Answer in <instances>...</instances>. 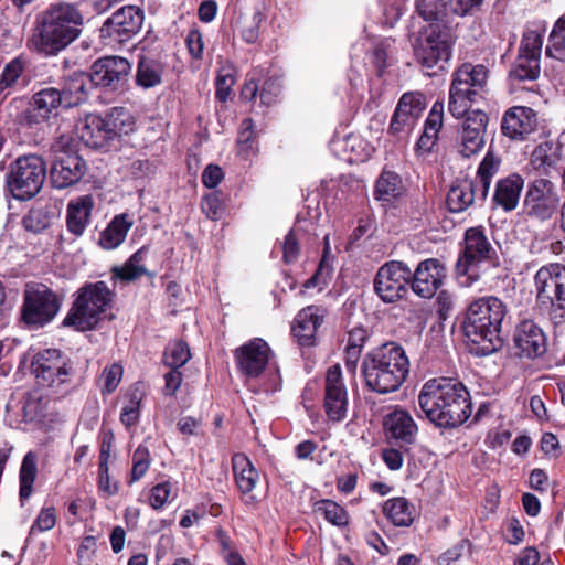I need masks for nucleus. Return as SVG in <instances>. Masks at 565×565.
Returning <instances> with one entry per match:
<instances>
[{
    "label": "nucleus",
    "mask_w": 565,
    "mask_h": 565,
    "mask_svg": "<svg viewBox=\"0 0 565 565\" xmlns=\"http://www.w3.org/2000/svg\"><path fill=\"white\" fill-rule=\"evenodd\" d=\"M83 23V14L76 4L52 3L38 14L28 46L44 56H54L81 35Z\"/></svg>",
    "instance_id": "obj_1"
},
{
    "label": "nucleus",
    "mask_w": 565,
    "mask_h": 565,
    "mask_svg": "<svg viewBox=\"0 0 565 565\" xmlns=\"http://www.w3.org/2000/svg\"><path fill=\"white\" fill-rule=\"evenodd\" d=\"M418 405L431 423L444 428L460 426L472 412L467 388L449 377L427 381L418 395Z\"/></svg>",
    "instance_id": "obj_2"
},
{
    "label": "nucleus",
    "mask_w": 565,
    "mask_h": 565,
    "mask_svg": "<svg viewBox=\"0 0 565 565\" xmlns=\"http://www.w3.org/2000/svg\"><path fill=\"white\" fill-rule=\"evenodd\" d=\"M408 371L409 362L405 351L394 342L374 349L363 361L366 386L379 394L397 391Z\"/></svg>",
    "instance_id": "obj_3"
},
{
    "label": "nucleus",
    "mask_w": 565,
    "mask_h": 565,
    "mask_svg": "<svg viewBox=\"0 0 565 565\" xmlns=\"http://www.w3.org/2000/svg\"><path fill=\"white\" fill-rule=\"evenodd\" d=\"M507 306L494 296L482 297L470 303L467 310L463 331L473 343L488 342L483 351L491 352L494 342L500 340V331Z\"/></svg>",
    "instance_id": "obj_4"
},
{
    "label": "nucleus",
    "mask_w": 565,
    "mask_h": 565,
    "mask_svg": "<svg viewBox=\"0 0 565 565\" xmlns=\"http://www.w3.org/2000/svg\"><path fill=\"white\" fill-rule=\"evenodd\" d=\"M113 296L105 281L86 284L77 291V297L63 324L82 331L95 328L110 306Z\"/></svg>",
    "instance_id": "obj_5"
},
{
    "label": "nucleus",
    "mask_w": 565,
    "mask_h": 565,
    "mask_svg": "<svg viewBox=\"0 0 565 565\" xmlns=\"http://www.w3.org/2000/svg\"><path fill=\"white\" fill-rule=\"evenodd\" d=\"M488 81V68L481 64L465 63L452 74L449 88L448 111L460 118L471 104L481 97Z\"/></svg>",
    "instance_id": "obj_6"
},
{
    "label": "nucleus",
    "mask_w": 565,
    "mask_h": 565,
    "mask_svg": "<svg viewBox=\"0 0 565 565\" xmlns=\"http://www.w3.org/2000/svg\"><path fill=\"white\" fill-rule=\"evenodd\" d=\"M534 284L537 306L555 326L561 324L565 319V267L551 264L540 268Z\"/></svg>",
    "instance_id": "obj_7"
},
{
    "label": "nucleus",
    "mask_w": 565,
    "mask_h": 565,
    "mask_svg": "<svg viewBox=\"0 0 565 565\" xmlns=\"http://www.w3.org/2000/svg\"><path fill=\"white\" fill-rule=\"evenodd\" d=\"M36 383L52 393L68 390L74 369L70 358L58 349H45L38 352L31 362Z\"/></svg>",
    "instance_id": "obj_8"
},
{
    "label": "nucleus",
    "mask_w": 565,
    "mask_h": 565,
    "mask_svg": "<svg viewBox=\"0 0 565 565\" xmlns=\"http://www.w3.org/2000/svg\"><path fill=\"white\" fill-rule=\"evenodd\" d=\"M46 163L35 154L19 157L7 177V186L12 196L24 201L34 198L45 181Z\"/></svg>",
    "instance_id": "obj_9"
},
{
    "label": "nucleus",
    "mask_w": 565,
    "mask_h": 565,
    "mask_svg": "<svg viewBox=\"0 0 565 565\" xmlns=\"http://www.w3.org/2000/svg\"><path fill=\"white\" fill-rule=\"evenodd\" d=\"M495 253L481 227H471L465 234V247L460 255L456 271L460 278V285L471 287L480 278L478 267L491 260Z\"/></svg>",
    "instance_id": "obj_10"
},
{
    "label": "nucleus",
    "mask_w": 565,
    "mask_h": 565,
    "mask_svg": "<svg viewBox=\"0 0 565 565\" xmlns=\"http://www.w3.org/2000/svg\"><path fill=\"white\" fill-rule=\"evenodd\" d=\"M54 159L51 167V182L55 189L76 184L86 171L84 160L72 148V139L61 136L51 146Z\"/></svg>",
    "instance_id": "obj_11"
},
{
    "label": "nucleus",
    "mask_w": 565,
    "mask_h": 565,
    "mask_svg": "<svg viewBox=\"0 0 565 565\" xmlns=\"http://www.w3.org/2000/svg\"><path fill=\"white\" fill-rule=\"evenodd\" d=\"M57 296L45 285L31 282L25 286L22 321L29 327L40 328L51 322L60 310Z\"/></svg>",
    "instance_id": "obj_12"
},
{
    "label": "nucleus",
    "mask_w": 565,
    "mask_h": 565,
    "mask_svg": "<svg viewBox=\"0 0 565 565\" xmlns=\"http://www.w3.org/2000/svg\"><path fill=\"white\" fill-rule=\"evenodd\" d=\"M411 278L412 270L407 265L392 260L377 270L374 290L382 301L393 303L406 294Z\"/></svg>",
    "instance_id": "obj_13"
},
{
    "label": "nucleus",
    "mask_w": 565,
    "mask_h": 565,
    "mask_svg": "<svg viewBox=\"0 0 565 565\" xmlns=\"http://www.w3.org/2000/svg\"><path fill=\"white\" fill-rule=\"evenodd\" d=\"M558 203L559 198L552 181L539 178L527 184L523 210L529 217L548 220L557 210Z\"/></svg>",
    "instance_id": "obj_14"
},
{
    "label": "nucleus",
    "mask_w": 565,
    "mask_h": 565,
    "mask_svg": "<svg viewBox=\"0 0 565 565\" xmlns=\"http://www.w3.org/2000/svg\"><path fill=\"white\" fill-rule=\"evenodd\" d=\"M414 53L418 63L427 68L447 63L451 56V41L446 33H441L430 25L416 40Z\"/></svg>",
    "instance_id": "obj_15"
},
{
    "label": "nucleus",
    "mask_w": 565,
    "mask_h": 565,
    "mask_svg": "<svg viewBox=\"0 0 565 565\" xmlns=\"http://www.w3.org/2000/svg\"><path fill=\"white\" fill-rule=\"evenodd\" d=\"M461 117L463 121L457 131L456 147L463 158H470L484 146L488 116L480 109H472Z\"/></svg>",
    "instance_id": "obj_16"
},
{
    "label": "nucleus",
    "mask_w": 565,
    "mask_h": 565,
    "mask_svg": "<svg viewBox=\"0 0 565 565\" xmlns=\"http://www.w3.org/2000/svg\"><path fill=\"white\" fill-rule=\"evenodd\" d=\"M143 12L135 6H125L114 12L103 24L102 35L114 42H126L136 35L142 25Z\"/></svg>",
    "instance_id": "obj_17"
},
{
    "label": "nucleus",
    "mask_w": 565,
    "mask_h": 565,
    "mask_svg": "<svg viewBox=\"0 0 565 565\" xmlns=\"http://www.w3.org/2000/svg\"><path fill=\"white\" fill-rule=\"evenodd\" d=\"M131 65L120 56H104L95 61L89 74L90 82L96 86L117 90L125 86Z\"/></svg>",
    "instance_id": "obj_18"
},
{
    "label": "nucleus",
    "mask_w": 565,
    "mask_h": 565,
    "mask_svg": "<svg viewBox=\"0 0 565 565\" xmlns=\"http://www.w3.org/2000/svg\"><path fill=\"white\" fill-rule=\"evenodd\" d=\"M425 108V98L420 93H405L393 114L390 132L398 137L411 134Z\"/></svg>",
    "instance_id": "obj_19"
},
{
    "label": "nucleus",
    "mask_w": 565,
    "mask_h": 565,
    "mask_svg": "<svg viewBox=\"0 0 565 565\" xmlns=\"http://www.w3.org/2000/svg\"><path fill=\"white\" fill-rule=\"evenodd\" d=\"M446 277V267L436 258L420 262L412 271V290L422 298H431L440 288Z\"/></svg>",
    "instance_id": "obj_20"
},
{
    "label": "nucleus",
    "mask_w": 565,
    "mask_h": 565,
    "mask_svg": "<svg viewBox=\"0 0 565 565\" xmlns=\"http://www.w3.org/2000/svg\"><path fill=\"white\" fill-rule=\"evenodd\" d=\"M324 408L329 419L333 422H340L345 417L348 394L339 365H333L327 371Z\"/></svg>",
    "instance_id": "obj_21"
},
{
    "label": "nucleus",
    "mask_w": 565,
    "mask_h": 565,
    "mask_svg": "<svg viewBox=\"0 0 565 565\" xmlns=\"http://www.w3.org/2000/svg\"><path fill=\"white\" fill-rule=\"evenodd\" d=\"M57 87H44L34 93L25 110V121L29 126L46 122L56 116L58 107L63 102Z\"/></svg>",
    "instance_id": "obj_22"
},
{
    "label": "nucleus",
    "mask_w": 565,
    "mask_h": 565,
    "mask_svg": "<svg viewBox=\"0 0 565 565\" xmlns=\"http://www.w3.org/2000/svg\"><path fill=\"white\" fill-rule=\"evenodd\" d=\"M270 348L259 338L250 340L236 350L235 356L241 372L250 377L258 376L270 358Z\"/></svg>",
    "instance_id": "obj_23"
},
{
    "label": "nucleus",
    "mask_w": 565,
    "mask_h": 565,
    "mask_svg": "<svg viewBox=\"0 0 565 565\" xmlns=\"http://www.w3.org/2000/svg\"><path fill=\"white\" fill-rule=\"evenodd\" d=\"M385 436L395 444L412 445L417 438L418 427L412 415L402 408H395L384 416Z\"/></svg>",
    "instance_id": "obj_24"
},
{
    "label": "nucleus",
    "mask_w": 565,
    "mask_h": 565,
    "mask_svg": "<svg viewBox=\"0 0 565 565\" xmlns=\"http://www.w3.org/2000/svg\"><path fill=\"white\" fill-rule=\"evenodd\" d=\"M514 344L520 356L534 359L546 352V337L532 320H523L514 331Z\"/></svg>",
    "instance_id": "obj_25"
},
{
    "label": "nucleus",
    "mask_w": 565,
    "mask_h": 565,
    "mask_svg": "<svg viewBox=\"0 0 565 565\" xmlns=\"http://www.w3.org/2000/svg\"><path fill=\"white\" fill-rule=\"evenodd\" d=\"M536 126V114L530 107L514 106L509 108L502 118V134L513 140H523Z\"/></svg>",
    "instance_id": "obj_26"
},
{
    "label": "nucleus",
    "mask_w": 565,
    "mask_h": 565,
    "mask_svg": "<svg viewBox=\"0 0 565 565\" xmlns=\"http://www.w3.org/2000/svg\"><path fill=\"white\" fill-rule=\"evenodd\" d=\"M324 320V310L317 306H308L300 310L295 318L292 332L302 345L313 343L318 329Z\"/></svg>",
    "instance_id": "obj_27"
},
{
    "label": "nucleus",
    "mask_w": 565,
    "mask_h": 565,
    "mask_svg": "<svg viewBox=\"0 0 565 565\" xmlns=\"http://www.w3.org/2000/svg\"><path fill=\"white\" fill-rule=\"evenodd\" d=\"M523 188L524 179L518 173H511L498 180L492 196L493 206L500 207L504 212L514 211L519 204Z\"/></svg>",
    "instance_id": "obj_28"
},
{
    "label": "nucleus",
    "mask_w": 565,
    "mask_h": 565,
    "mask_svg": "<svg viewBox=\"0 0 565 565\" xmlns=\"http://www.w3.org/2000/svg\"><path fill=\"white\" fill-rule=\"evenodd\" d=\"M90 83L89 75L83 72H73L64 76L57 87L63 107L71 108L84 103L87 99Z\"/></svg>",
    "instance_id": "obj_29"
},
{
    "label": "nucleus",
    "mask_w": 565,
    "mask_h": 565,
    "mask_svg": "<svg viewBox=\"0 0 565 565\" xmlns=\"http://www.w3.org/2000/svg\"><path fill=\"white\" fill-rule=\"evenodd\" d=\"M232 466L236 484L241 493L245 497V502L255 503L256 497L252 492L259 480L258 471L243 454L233 456Z\"/></svg>",
    "instance_id": "obj_30"
},
{
    "label": "nucleus",
    "mask_w": 565,
    "mask_h": 565,
    "mask_svg": "<svg viewBox=\"0 0 565 565\" xmlns=\"http://www.w3.org/2000/svg\"><path fill=\"white\" fill-rule=\"evenodd\" d=\"M76 130L81 140L89 148H104L109 145L105 118L97 114H88L82 118Z\"/></svg>",
    "instance_id": "obj_31"
},
{
    "label": "nucleus",
    "mask_w": 565,
    "mask_h": 565,
    "mask_svg": "<svg viewBox=\"0 0 565 565\" xmlns=\"http://www.w3.org/2000/svg\"><path fill=\"white\" fill-rule=\"evenodd\" d=\"M94 206V200L90 195L79 196L71 201L67 205L66 225L71 233L81 236L88 222Z\"/></svg>",
    "instance_id": "obj_32"
},
{
    "label": "nucleus",
    "mask_w": 565,
    "mask_h": 565,
    "mask_svg": "<svg viewBox=\"0 0 565 565\" xmlns=\"http://www.w3.org/2000/svg\"><path fill=\"white\" fill-rule=\"evenodd\" d=\"M132 225L134 221L127 213L116 215L100 233V247L107 250L117 248L124 243Z\"/></svg>",
    "instance_id": "obj_33"
},
{
    "label": "nucleus",
    "mask_w": 565,
    "mask_h": 565,
    "mask_svg": "<svg viewBox=\"0 0 565 565\" xmlns=\"http://www.w3.org/2000/svg\"><path fill=\"white\" fill-rule=\"evenodd\" d=\"M479 194L473 181L462 180L454 184L447 194V206L452 213H460L467 210L475 202Z\"/></svg>",
    "instance_id": "obj_34"
},
{
    "label": "nucleus",
    "mask_w": 565,
    "mask_h": 565,
    "mask_svg": "<svg viewBox=\"0 0 565 565\" xmlns=\"http://www.w3.org/2000/svg\"><path fill=\"white\" fill-rule=\"evenodd\" d=\"M105 118L109 142L135 130V118L124 107L111 108Z\"/></svg>",
    "instance_id": "obj_35"
},
{
    "label": "nucleus",
    "mask_w": 565,
    "mask_h": 565,
    "mask_svg": "<svg viewBox=\"0 0 565 565\" xmlns=\"http://www.w3.org/2000/svg\"><path fill=\"white\" fill-rule=\"evenodd\" d=\"M383 512L396 526H409L416 515V510L405 498L388 499L383 507Z\"/></svg>",
    "instance_id": "obj_36"
},
{
    "label": "nucleus",
    "mask_w": 565,
    "mask_h": 565,
    "mask_svg": "<svg viewBox=\"0 0 565 565\" xmlns=\"http://www.w3.org/2000/svg\"><path fill=\"white\" fill-rule=\"evenodd\" d=\"M561 147L552 141L536 146L531 154V166L543 173H548L561 160Z\"/></svg>",
    "instance_id": "obj_37"
},
{
    "label": "nucleus",
    "mask_w": 565,
    "mask_h": 565,
    "mask_svg": "<svg viewBox=\"0 0 565 565\" xmlns=\"http://www.w3.org/2000/svg\"><path fill=\"white\" fill-rule=\"evenodd\" d=\"M163 75V65L152 58L141 57L139 60L136 73V84L149 89L161 84Z\"/></svg>",
    "instance_id": "obj_38"
},
{
    "label": "nucleus",
    "mask_w": 565,
    "mask_h": 565,
    "mask_svg": "<svg viewBox=\"0 0 565 565\" xmlns=\"http://www.w3.org/2000/svg\"><path fill=\"white\" fill-rule=\"evenodd\" d=\"M404 192V185L399 175L392 171H383L376 181L375 199L383 202H392Z\"/></svg>",
    "instance_id": "obj_39"
},
{
    "label": "nucleus",
    "mask_w": 565,
    "mask_h": 565,
    "mask_svg": "<svg viewBox=\"0 0 565 565\" xmlns=\"http://www.w3.org/2000/svg\"><path fill=\"white\" fill-rule=\"evenodd\" d=\"M146 256L147 248L141 247L130 256V258L125 263V265L113 268V277L121 281L129 282L138 279L142 275L148 274L146 267L143 266Z\"/></svg>",
    "instance_id": "obj_40"
},
{
    "label": "nucleus",
    "mask_w": 565,
    "mask_h": 565,
    "mask_svg": "<svg viewBox=\"0 0 565 565\" xmlns=\"http://www.w3.org/2000/svg\"><path fill=\"white\" fill-rule=\"evenodd\" d=\"M501 159L491 150H488L479 164L476 180L480 183L478 188L480 199H486L489 192L492 178L499 172Z\"/></svg>",
    "instance_id": "obj_41"
},
{
    "label": "nucleus",
    "mask_w": 565,
    "mask_h": 565,
    "mask_svg": "<svg viewBox=\"0 0 565 565\" xmlns=\"http://www.w3.org/2000/svg\"><path fill=\"white\" fill-rule=\"evenodd\" d=\"M38 456L33 451H29L21 463L20 468V499L23 503L33 491V483L36 478L38 467H36Z\"/></svg>",
    "instance_id": "obj_42"
},
{
    "label": "nucleus",
    "mask_w": 565,
    "mask_h": 565,
    "mask_svg": "<svg viewBox=\"0 0 565 565\" xmlns=\"http://www.w3.org/2000/svg\"><path fill=\"white\" fill-rule=\"evenodd\" d=\"M315 512L322 515L329 523L335 526H345L349 524V513L335 501L320 500L316 502Z\"/></svg>",
    "instance_id": "obj_43"
},
{
    "label": "nucleus",
    "mask_w": 565,
    "mask_h": 565,
    "mask_svg": "<svg viewBox=\"0 0 565 565\" xmlns=\"http://www.w3.org/2000/svg\"><path fill=\"white\" fill-rule=\"evenodd\" d=\"M539 75L540 60L519 53L510 71V76L518 81H534Z\"/></svg>",
    "instance_id": "obj_44"
},
{
    "label": "nucleus",
    "mask_w": 565,
    "mask_h": 565,
    "mask_svg": "<svg viewBox=\"0 0 565 565\" xmlns=\"http://www.w3.org/2000/svg\"><path fill=\"white\" fill-rule=\"evenodd\" d=\"M546 54L556 60L565 57V14L556 21L550 34Z\"/></svg>",
    "instance_id": "obj_45"
},
{
    "label": "nucleus",
    "mask_w": 565,
    "mask_h": 565,
    "mask_svg": "<svg viewBox=\"0 0 565 565\" xmlns=\"http://www.w3.org/2000/svg\"><path fill=\"white\" fill-rule=\"evenodd\" d=\"M190 358V349L183 341L171 342L164 352V363L171 369H180Z\"/></svg>",
    "instance_id": "obj_46"
},
{
    "label": "nucleus",
    "mask_w": 565,
    "mask_h": 565,
    "mask_svg": "<svg viewBox=\"0 0 565 565\" xmlns=\"http://www.w3.org/2000/svg\"><path fill=\"white\" fill-rule=\"evenodd\" d=\"M235 81V71L233 65L228 63L221 65L216 76V98L218 100H227Z\"/></svg>",
    "instance_id": "obj_47"
},
{
    "label": "nucleus",
    "mask_w": 565,
    "mask_h": 565,
    "mask_svg": "<svg viewBox=\"0 0 565 565\" xmlns=\"http://www.w3.org/2000/svg\"><path fill=\"white\" fill-rule=\"evenodd\" d=\"M150 463L151 457L148 448L140 445L132 454L130 483L140 480L148 471Z\"/></svg>",
    "instance_id": "obj_48"
},
{
    "label": "nucleus",
    "mask_w": 565,
    "mask_h": 565,
    "mask_svg": "<svg viewBox=\"0 0 565 565\" xmlns=\"http://www.w3.org/2000/svg\"><path fill=\"white\" fill-rule=\"evenodd\" d=\"M24 70L21 58H14L6 65L0 75V93L12 87L22 75Z\"/></svg>",
    "instance_id": "obj_49"
},
{
    "label": "nucleus",
    "mask_w": 565,
    "mask_h": 565,
    "mask_svg": "<svg viewBox=\"0 0 565 565\" xmlns=\"http://www.w3.org/2000/svg\"><path fill=\"white\" fill-rule=\"evenodd\" d=\"M416 9L424 20L435 21L444 14L446 4L444 0H417Z\"/></svg>",
    "instance_id": "obj_50"
},
{
    "label": "nucleus",
    "mask_w": 565,
    "mask_h": 565,
    "mask_svg": "<svg viewBox=\"0 0 565 565\" xmlns=\"http://www.w3.org/2000/svg\"><path fill=\"white\" fill-rule=\"evenodd\" d=\"M262 22V13L254 12L250 17L239 19L241 33L247 43H255L259 36V26Z\"/></svg>",
    "instance_id": "obj_51"
},
{
    "label": "nucleus",
    "mask_w": 565,
    "mask_h": 565,
    "mask_svg": "<svg viewBox=\"0 0 565 565\" xmlns=\"http://www.w3.org/2000/svg\"><path fill=\"white\" fill-rule=\"evenodd\" d=\"M122 379V366L114 363L104 369L102 373V394L113 393Z\"/></svg>",
    "instance_id": "obj_52"
},
{
    "label": "nucleus",
    "mask_w": 565,
    "mask_h": 565,
    "mask_svg": "<svg viewBox=\"0 0 565 565\" xmlns=\"http://www.w3.org/2000/svg\"><path fill=\"white\" fill-rule=\"evenodd\" d=\"M44 402L38 394H29L23 404V416L26 422L40 419L45 413Z\"/></svg>",
    "instance_id": "obj_53"
},
{
    "label": "nucleus",
    "mask_w": 565,
    "mask_h": 565,
    "mask_svg": "<svg viewBox=\"0 0 565 565\" xmlns=\"http://www.w3.org/2000/svg\"><path fill=\"white\" fill-rule=\"evenodd\" d=\"M542 44L543 40L541 35L534 31H530L524 34L519 53L540 60Z\"/></svg>",
    "instance_id": "obj_54"
},
{
    "label": "nucleus",
    "mask_w": 565,
    "mask_h": 565,
    "mask_svg": "<svg viewBox=\"0 0 565 565\" xmlns=\"http://www.w3.org/2000/svg\"><path fill=\"white\" fill-rule=\"evenodd\" d=\"M140 397L137 393L132 394L128 404L125 405L120 413V422L127 428L136 425L139 420L140 412Z\"/></svg>",
    "instance_id": "obj_55"
},
{
    "label": "nucleus",
    "mask_w": 565,
    "mask_h": 565,
    "mask_svg": "<svg viewBox=\"0 0 565 565\" xmlns=\"http://www.w3.org/2000/svg\"><path fill=\"white\" fill-rule=\"evenodd\" d=\"M56 524V513L53 507L43 508L36 516L30 529V534L34 532H45L53 529Z\"/></svg>",
    "instance_id": "obj_56"
},
{
    "label": "nucleus",
    "mask_w": 565,
    "mask_h": 565,
    "mask_svg": "<svg viewBox=\"0 0 565 565\" xmlns=\"http://www.w3.org/2000/svg\"><path fill=\"white\" fill-rule=\"evenodd\" d=\"M171 494V486L169 482H163L154 486L151 489V493L149 497L150 505L153 509L162 508L167 501L169 500Z\"/></svg>",
    "instance_id": "obj_57"
},
{
    "label": "nucleus",
    "mask_w": 565,
    "mask_h": 565,
    "mask_svg": "<svg viewBox=\"0 0 565 565\" xmlns=\"http://www.w3.org/2000/svg\"><path fill=\"white\" fill-rule=\"evenodd\" d=\"M483 0H449L454 13L465 17L479 10Z\"/></svg>",
    "instance_id": "obj_58"
},
{
    "label": "nucleus",
    "mask_w": 565,
    "mask_h": 565,
    "mask_svg": "<svg viewBox=\"0 0 565 565\" xmlns=\"http://www.w3.org/2000/svg\"><path fill=\"white\" fill-rule=\"evenodd\" d=\"M444 104L436 102L426 119L425 128L431 134H438L443 126Z\"/></svg>",
    "instance_id": "obj_59"
},
{
    "label": "nucleus",
    "mask_w": 565,
    "mask_h": 565,
    "mask_svg": "<svg viewBox=\"0 0 565 565\" xmlns=\"http://www.w3.org/2000/svg\"><path fill=\"white\" fill-rule=\"evenodd\" d=\"M202 211L209 218L215 220L220 216L222 211V203L216 193H210L202 200Z\"/></svg>",
    "instance_id": "obj_60"
},
{
    "label": "nucleus",
    "mask_w": 565,
    "mask_h": 565,
    "mask_svg": "<svg viewBox=\"0 0 565 565\" xmlns=\"http://www.w3.org/2000/svg\"><path fill=\"white\" fill-rule=\"evenodd\" d=\"M98 489L106 495L111 497L118 492V486L110 480L109 468L98 467Z\"/></svg>",
    "instance_id": "obj_61"
},
{
    "label": "nucleus",
    "mask_w": 565,
    "mask_h": 565,
    "mask_svg": "<svg viewBox=\"0 0 565 565\" xmlns=\"http://www.w3.org/2000/svg\"><path fill=\"white\" fill-rule=\"evenodd\" d=\"M224 178L223 170L216 164H209L202 173V182L206 188L217 186Z\"/></svg>",
    "instance_id": "obj_62"
},
{
    "label": "nucleus",
    "mask_w": 565,
    "mask_h": 565,
    "mask_svg": "<svg viewBox=\"0 0 565 565\" xmlns=\"http://www.w3.org/2000/svg\"><path fill=\"white\" fill-rule=\"evenodd\" d=\"M282 252H284V260L286 263H292L297 259L299 254V244L298 239L295 236L294 231H290L284 241L282 244Z\"/></svg>",
    "instance_id": "obj_63"
},
{
    "label": "nucleus",
    "mask_w": 565,
    "mask_h": 565,
    "mask_svg": "<svg viewBox=\"0 0 565 565\" xmlns=\"http://www.w3.org/2000/svg\"><path fill=\"white\" fill-rule=\"evenodd\" d=\"M185 42H186V46L189 49L190 54L194 58H200L202 56L203 49H204L201 32L198 30H191L186 35Z\"/></svg>",
    "instance_id": "obj_64"
}]
</instances>
